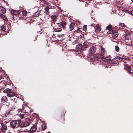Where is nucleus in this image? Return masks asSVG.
Masks as SVG:
<instances>
[{"label":"nucleus","mask_w":133,"mask_h":133,"mask_svg":"<svg viewBox=\"0 0 133 133\" xmlns=\"http://www.w3.org/2000/svg\"><path fill=\"white\" fill-rule=\"evenodd\" d=\"M51 18L54 21H55L57 20V18L56 15H52L51 16Z\"/></svg>","instance_id":"nucleus-24"},{"label":"nucleus","mask_w":133,"mask_h":133,"mask_svg":"<svg viewBox=\"0 0 133 133\" xmlns=\"http://www.w3.org/2000/svg\"><path fill=\"white\" fill-rule=\"evenodd\" d=\"M45 12L46 14L48 15L49 14V8L48 7H46L45 8Z\"/></svg>","instance_id":"nucleus-26"},{"label":"nucleus","mask_w":133,"mask_h":133,"mask_svg":"<svg viewBox=\"0 0 133 133\" xmlns=\"http://www.w3.org/2000/svg\"><path fill=\"white\" fill-rule=\"evenodd\" d=\"M12 108H14V109H15V108L14 107H12Z\"/></svg>","instance_id":"nucleus-46"},{"label":"nucleus","mask_w":133,"mask_h":133,"mask_svg":"<svg viewBox=\"0 0 133 133\" xmlns=\"http://www.w3.org/2000/svg\"><path fill=\"white\" fill-rule=\"evenodd\" d=\"M62 30L61 29L56 28L54 29V31L55 32H59L61 31Z\"/></svg>","instance_id":"nucleus-31"},{"label":"nucleus","mask_w":133,"mask_h":133,"mask_svg":"<svg viewBox=\"0 0 133 133\" xmlns=\"http://www.w3.org/2000/svg\"><path fill=\"white\" fill-rule=\"evenodd\" d=\"M22 14L24 16H26L27 14V12L26 11H24L22 12Z\"/></svg>","instance_id":"nucleus-34"},{"label":"nucleus","mask_w":133,"mask_h":133,"mask_svg":"<svg viewBox=\"0 0 133 133\" xmlns=\"http://www.w3.org/2000/svg\"><path fill=\"white\" fill-rule=\"evenodd\" d=\"M17 122L16 121H12L10 122V126L12 128H14L16 127L17 124Z\"/></svg>","instance_id":"nucleus-8"},{"label":"nucleus","mask_w":133,"mask_h":133,"mask_svg":"<svg viewBox=\"0 0 133 133\" xmlns=\"http://www.w3.org/2000/svg\"><path fill=\"white\" fill-rule=\"evenodd\" d=\"M3 88H1L0 87V92H1V90H2V89H3Z\"/></svg>","instance_id":"nucleus-43"},{"label":"nucleus","mask_w":133,"mask_h":133,"mask_svg":"<svg viewBox=\"0 0 133 133\" xmlns=\"http://www.w3.org/2000/svg\"><path fill=\"white\" fill-rule=\"evenodd\" d=\"M15 94L13 91L11 92V93H10L9 94H8V95H7L8 97H11L13 96H15Z\"/></svg>","instance_id":"nucleus-20"},{"label":"nucleus","mask_w":133,"mask_h":133,"mask_svg":"<svg viewBox=\"0 0 133 133\" xmlns=\"http://www.w3.org/2000/svg\"><path fill=\"white\" fill-rule=\"evenodd\" d=\"M20 13V12L18 11L15 10H12L11 11V13L12 15H15L17 16L19 15Z\"/></svg>","instance_id":"nucleus-7"},{"label":"nucleus","mask_w":133,"mask_h":133,"mask_svg":"<svg viewBox=\"0 0 133 133\" xmlns=\"http://www.w3.org/2000/svg\"><path fill=\"white\" fill-rule=\"evenodd\" d=\"M35 9L36 10L35 11V14H34V17H37L40 14L39 12L38 11V9L37 7L35 8Z\"/></svg>","instance_id":"nucleus-11"},{"label":"nucleus","mask_w":133,"mask_h":133,"mask_svg":"<svg viewBox=\"0 0 133 133\" xmlns=\"http://www.w3.org/2000/svg\"><path fill=\"white\" fill-rule=\"evenodd\" d=\"M19 115L20 117L21 118L23 119V118H25V115H26V114H25L24 113L22 114H19Z\"/></svg>","instance_id":"nucleus-27"},{"label":"nucleus","mask_w":133,"mask_h":133,"mask_svg":"<svg viewBox=\"0 0 133 133\" xmlns=\"http://www.w3.org/2000/svg\"><path fill=\"white\" fill-rule=\"evenodd\" d=\"M100 48L101 49V55H100V54H97L96 55H95V56L94 57V58H93V60H95V59H96V57L98 55H102L103 56V55H104L105 53V50H104V48L103 47V46H100Z\"/></svg>","instance_id":"nucleus-6"},{"label":"nucleus","mask_w":133,"mask_h":133,"mask_svg":"<svg viewBox=\"0 0 133 133\" xmlns=\"http://www.w3.org/2000/svg\"><path fill=\"white\" fill-rule=\"evenodd\" d=\"M112 37L114 38H115L117 37L118 35V33L117 32H112L111 34Z\"/></svg>","instance_id":"nucleus-12"},{"label":"nucleus","mask_w":133,"mask_h":133,"mask_svg":"<svg viewBox=\"0 0 133 133\" xmlns=\"http://www.w3.org/2000/svg\"><path fill=\"white\" fill-rule=\"evenodd\" d=\"M66 47V46H65L64 47V48H65V47Z\"/></svg>","instance_id":"nucleus-48"},{"label":"nucleus","mask_w":133,"mask_h":133,"mask_svg":"<svg viewBox=\"0 0 133 133\" xmlns=\"http://www.w3.org/2000/svg\"><path fill=\"white\" fill-rule=\"evenodd\" d=\"M94 28L96 32H98L100 31L101 29L99 26L96 25L95 26Z\"/></svg>","instance_id":"nucleus-21"},{"label":"nucleus","mask_w":133,"mask_h":133,"mask_svg":"<svg viewBox=\"0 0 133 133\" xmlns=\"http://www.w3.org/2000/svg\"><path fill=\"white\" fill-rule=\"evenodd\" d=\"M4 76L2 77V76H0V81H1V80L2 79L4 78ZM2 82V81H0V82Z\"/></svg>","instance_id":"nucleus-40"},{"label":"nucleus","mask_w":133,"mask_h":133,"mask_svg":"<svg viewBox=\"0 0 133 133\" xmlns=\"http://www.w3.org/2000/svg\"><path fill=\"white\" fill-rule=\"evenodd\" d=\"M125 68L129 72H130L131 70V67L128 66L127 64H125L124 65Z\"/></svg>","instance_id":"nucleus-13"},{"label":"nucleus","mask_w":133,"mask_h":133,"mask_svg":"<svg viewBox=\"0 0 133 133\" xmlns=\"http://www.w3.org/2000/svg\"><path fill=\"white\" fill-rule=\"evenodd\" d=\"M20 110L21 112H22L23 113H25V114H26V113L29 114V112H30L29 108L27 107H24L22 109H20Z\"/></svg>","instance_id":"nucleus-3"},{"label":"nucleus","mask_w":133,"mask_h":133,"mask_svg":"<svg viewBox=\"0 0 133 133\" xmlns=\"http://www.w3.org/2000/svg\"><path fill=\"white\" fill-rule=\"evenodd\" d=\"M125 38L126 39L128 40H130L131 39V38L130 37V35H127L125 36Z\"/></svg>","instance_id":"nucleus-32"},{"label":"nucleus","mask_w":133,"mask_h":133,"mask_svg":"<svg viewBox=\"0 0 133 133\" xmlns=\"http://www.w3.org/2000/svg\"><path fill=\"white\" fill-rule=\"evenodd\" d=\"M38 124L37 123H35V124H34V132L35 131H36L37 129V125L36 124Z\"/></svg>","instance_id":"nucleus-30"},{"label":"nucleus","mask_w":133,"mask_h":133,"mask_svg":"<svg viewBox=\"0 0 133 133\" xmlns=\"http://www.w3.org/2000/svg\"><path fill=\"white\" fill-rule=\"evenodd\" d=\"M107 34H110L111 33L109 32H107Z\"/></svg>","instance_id":"nucleus-45"},{"label":"nucleus","mask_w":133,"mask_h":133,"mask_svg":"<svg viewBox=\"0 0 133 133\" xmlns=\"http://www.w3.org/2000/svg\"><path fill=\"white\" fill-rule=\"evenodd\" d=\"M115 49L116 51H118L119 50V48L117 46H115Z\"/></svg>","instance_id":"nucleus-35"},{"label":"nucleus","mask_w":133,"mask_h":133,"mask_svg":"<svg viewBox=\"0 0 133 133\" xmlns=\"http://www.w3.org/2000/svg\"><path fill=\"white\" fill-rule=\"evenodd\" d=\"M29 121V122H30V123H31L30 122V120Z\"/></svg>","instance_id":"nucleus-47"},{"label":"nucleus","mask_w":133,"mask_h":133,"mask_svg":"<svg viewBox=\"0 0 133 133\" xmlns=\"http://www.w3.org/2000/svg\"><path fill=\"white\" fill-rule=\"evenodd\" d=\"M83 45H82V47L83 48H87V45H89V43H87V42H84L83 43Z\"/></svg>","instance_id":"nucleus-19"},{"label":"nucleus","mask_w":133,"mask_h":133,"mask_svg":"<svg viewBox=\"0 0 133 133\" xmlns=\"http://www.w3.org/2000/svg\"><path fill=\"white\" fill-rule=\"evenodd\" d=\"M33 126H32L30 129L29 131L30 132H33Z\"/></svg>","instance_id":"nucleus-36"},{"label":"nucleus","mask_w":133,"mask_h":133,"mask_svg":"<svg viewBox=\"0 0 133 133\" xmlns=\"http://www.w3.org/2000/svg\"><path fill=\"white\" fill-rule=\"evenodd\" d=\"M6 27H7V26H6L5 24H4L1 27V29L3 31H5L6 29Z\"/></svg>","instance_id":"nucleus-22"},{"label":"nucleus","mask_w":133,"mask_h":133,"mask_svg":"<svg viewBox=\"0 0 133 133\" xmlns=\"http://www.w3.org/2000/svg\"><path fill=\"white\" fill-rule=\"evenodd\" d=\"M64 34L57 35V37L58 38H61L63 37L64 36Z\"/></svg>","instance_id":"nucleus-33"},{"label":"nucleus","mask_w":133,"mask_h":133,"mask_svg":"<svg viewBox=\"0 0 133 133\" xmlns=\"http://www.w3.org/2000/svg\"><path fill=\"white\" fill-rule=\"evenodd\" d=\"M96 58L97 61L101 63H102L103 62H107L111 60L109 57H107L105 58L103 56L98 54L96 57Z\"/></svg>","instance_id":"nucleus-1"},{"label":"nucleus","mask_w":133,"mask_h":133,"mask_svg":"<svg viewBox=\"0 0 133 133\" xmlns=\"http://www.w3.org/2000/svg\"><path fill=\"white\" fill-rule=\"evenodd\" d=\"M10 113V112H8V113H6V114L5 115L7 117L8 115H9V114Z\"/></svg>","instance_id":"nucleus-42"},{"label":"nucleus","mask_w":133,"mask_h":133,"mask_svg":"<svg viewBox=\"0 0 133 133\" xmlns=\"http://www.w3.org/2000/svg\"><path fill=\"white\" fill-rule=\"evenodd\" d=\"M75 26V24L73 23H71L69 25L70 30L71 31L72 30Z\"/></svg>","instance_id":"nucleus-16"},{"label":"nucleus","mask_w":133,"mask_h":133,"mask_svg":"<svg viewBox=\"0 0 133 133\" xmlns=\"http://www.w3.org/2000/svg\"><path fill=\"white\" fill-rule=\"evenodd\" d=\"M34 120L35 119V118H36V120L37 119H38L39 118L37 114H35L34 113Z\"/></svg>","instance_id":"nucleus-29"},{"label":"nucleus","mask_w":133,"mask_h":133,"mask_svg":"<svg viewBox=\"0 0 133 133\" xmlns=\"http://www.w3.org/2000/svg\"><path fill=\"white\" fill-rule=\"evenodd\" d=\"M132 71L133 72V69L132 70Z\"/></svg>","instance_id":"nucleus-49"},{"label":"nucleus","mask_w":133,"mask_h":133,"mask_svg":"<svg viewBox=\"0 0 133 133\" xmlns=\"http://www.w3.org/2000/svg\"><path fill=\"white\" fill-rule=\"evenodd\" d=\"M42 129V130H44L45 129L46 127V125L45 124H43L41 126Z\"/></svg>","instance_id":"nucleus-28"},{"label":"nucleus","mask_w":133,"mask_h":133,"mask_svg":"<svg viewBox=\"0 0 133 133\" xmlns=\"http://www.w3.org/2000/svg\"><path fill=\"white\" fill-rule=\"evenodd\" d=\"M64 39V37H62L61 38H58V41H62Z\"/></svg>","instance_id":"nucleus-37"},{"label":"nucleus","mask_w":133,"mask_h":133,"mask_svg":"<svg viewBox=\"0 0 133 133\" xmlns=\"http://www.w3.org/2000/svg\"><path fill=\"white\" fill-rule=\"evenodd\" d=\"M42 1L44 2V3H46V2L45 0H41Z\"/></svg>","instance_id":"nucleus-41"},{"label":"nucleus","mask_w":133,"mask_h":133,"mask_svg":"<svg viewBox=\"0 0 133 133\" xmlns=\"http://www.w3.org/2000/svg\"><path fill=\"white\" fill-rule=\"evenodd\" d=\"M125 24L123 23H120L119 25V28L120 29H121L123 28V27H125Z\"/></svg>","instance_id":"nucleus-25"},{"label":"nucleus","mask_w":133,"mask_h":133,"mask_svg":"<svg viewBox=\"0 0 133 133\" xmlns=\"http://www.w3.org/2000/svg\"><path fill=\"white\" fill-rule=\"evenodd\" d=\"M66 23L65 21H62L59 24L61 25L63 27V29L65 28V26L66 25Z\"/></svg>","instance_id":"nucleus-18"},{"label":"nucleus","mask_w":133,"mask_h":133,"mask_svg":"<svg viewBox=\"0 0 133 133\" xmlns=\"http://www.w3.org/2000/svg\"><path fill=\"white\" fill-rule=\"evenodd\" d=\"M122 58L119 57H116L111 60V62L114 63H116L117 62L121 61Z\"/></svg>","instance_id":"nucleus-4"},{"label":"nucleus","mask_w":133,"mask_h":133,"mask_svg":"<svg viewBox=\"0 0 133 133\" xmlns=\"http://www.w3.org/2000/svg\"><path fill=\"white\" fill-rule=\"evenodd\" d=\"M111 27L110 26H108L106 27V29L109 30L111 28Z\"/></svg>","instance_id":"nucleus-38"},{"label":"nucleus","mask_w":133,"mask_h":133,"mask_svg":"<svg viewBox=\"0 0 133 133\" xmlns=\"http://www.w3.org/2000/svg\"><path fill=\"white\" fill-rule=\"evenodd\" d=\"M6 9L3 7H0V11L3 14H5L6 12Z\"/></svg>","instance_id":"nucleus-17"},{"label":"nucleus","mask_w":133,"mask_h":133,"mask_svg":"<svg viewBox=\"0 0 133 133\" xmlns=\"http://www.w3.org/2000/svg\"><path fill=\"white\" fill-rule=\"evenodd\" d=\"M76 48L78 50H79L80 49L83 48L82 46V44H79L78 45H77Z\"/></svg>","instance_id":"nucleus-23"},{"label":"nucleus","mask_w":133,"mask_h":133,"mask_svg":"<svg viewBox=\"0 0 133 133\" xmlns=\"http://www.w3.org/2000/svg\"><path fill=\"white\" fill-rule=\"evenodd\" d=\"M12 91V90L11 89L7 88L4 90L3 91V92L4 93H6L7 95L8 94H9L10 93H11V92Z\"/></svg>","instance_id":"nucleus-10"},{"label":"nucleus","mask_w":133,"mask_h":133,"mask_svg":"<svg viewBox=\"0 0 133 133\" xmlns=\"http://www.w3.org/2000/svg\"><path fill=\"white\" fill-rule=\"evenodd\" d=\"M83 30L84 31H85L87 30L86 25H84L83 26Z\"/></svg>","instance_id":"nucleus-39"},{"label":"nucleus","mask_w":133,"mask_h":133,"mask_svg":"<svg viewBox=\"0 0 133 133\" xmlns=\"http://www.w3.org/2000/svg\"><path fill=\"white\" fill-rule=\"evenodd\" d=\"M29 114H26V115H25V117H26V116H28V115H29Z\"/></svg>","instance_id":"nucleus-44"},{"label":"nucleus","mask_w":133,"mask_h":133,"mask_svg":"<svg viewBox=\"0 0 133 133\" xmlns=\"http://www.w3.org/2000/svg\"><path fill=\"white\" fill-rule=\"evenodd\" d=\"M30 123L29 122L26 121L23 122L20 121H18L17 123L18 125L21 128L25 127L29 125Z\"/></svg>","instance_id":"nucleus-2"},{"label":"nucleus","mask_w":133,"mask_h":133,"mask_svg":"<svg viewBox=\"0 0 133 133\" xmlns=\"http://www.w3.org/2000/svg\"><path fill=\"white\" fill-rule=\"evenodd\" d=\"M1 100L2 102H6L8 100V97L6 96H4L2 98H1Z\"/></svg>","instance_id":"nucleus-14"},{"label":"nucleus","mask_w":133,"mask_h":133,"mask_svg":"<svg viewBox=\"0 0 133 133\" xmlns=\"http://www.w3.org/2000/svg\"><path fill=\"white\" fill-rule=\"evenodd\" d=\"M0 17L2 18L5 21H8V19L7 18V17L5 15H3L0 12Z\"/></svg>","instance_id":"nucleus-15"},{"label":"nucleus","mask_w":133,"mask_h":133,"mask_svg":"<svg viewBox=\"0 0 133 133\" xmlns=\"http://www.w3.org/2000/svg\"><path fill=\"white\" fill-rule=\"evenodd\" d=\"M96 50V46H93L91 47L89 50V52L90 54H94Z\"/></svg>","instance_id":"nucleus-5"},{"label":"nucleus","mask_w":133,"mask_h":133,"mask_svg":"<svg viewBox=\"0 0 133 133\" xmlns=\"http://www.w3.org/2000/svg\"><path fill=\"white\" fill-rule=\"evenodd\" d=\"M2 128H1V131L2 132H4L5 130H7V127L6 124L3 123H1Z\"/></svg>","instance_id":"nucleus-9"}]
</instances>
